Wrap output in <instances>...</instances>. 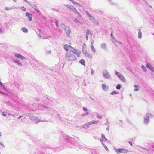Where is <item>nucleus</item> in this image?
<instances>
[{
	"label": "nucleus",
	"instance_id": "4468645a",
	"mask_svg": "<svg viewBox=\"0 0 154 154\" xmlns=\"http://www.w3.org/2000/svg\"><path fill=\"white\" fill-rule=\"evenodd\" d=\"M101 48L103 50H106L107 49L106 44L104 43L101 44Z\"/></svg>",
	"mask_w": 154,
	"mask_h": 154
},
{
	"label": "nucleus",
	"instance_id": "5701e85b",
	"mask_svg": "<svg viewBox=\"0 0 154 154\" xmlns=\"http://www.w3.org/2000/svg\"><path fill=\"white\" fill-rule=\"evenodd\" d=\"M21 30L24 33H27L28 32V29L25 27H23L21 29Z\"/></svg>",
	"mask_w": 154,
	"mask_h": 154
},
{
	"label": "nucleus",
	"instance_id": "49530a36",
	"mask_svg": "<svg viewBox=\"0 0 154 154\" xmlns=\"http://www.w3.org/2000/svg\"><path fill=\"white\" fill-rule=\"evenodd\" d=\"M29 20V21H31L32 20V15L31 16H29V17H28Z\"/></svg>",
	"mask_w": 154,
	"mask_h": 154
},
{
	"label": "nucleus",
	"instance_id": "4be33fe9",
	"mask_svg": "<svg viewBox=\"0 0 154 154\" xmlns=\"http://www.w3.org/2000/svg\"><path fill=\"white\" fill-rule=\"evenodd\" d=\"M102 87L103 89L104 90L106 91L108 89V87L106 86V85L104 84H103L102 85Z\"/></svg>",
	"mask_w": 154,
	"mask_h": 154
},
{
	"label": "nucleus",
	"instance_id": "e433bc0d",
	"mask_svg": "<svg viewBox=\"0 0 154 154\" xmlns=\"http://www.w3.org/2000/svg\"><path fill=\"white\" fill-rule=\"evenodd\" d=\"M74 22L77 24L80 23V21L76 19H75V20H74Z\"/></svg>",
	"mask_w": 154,
	"mask_h": 154
},
{
	"label": "nucleus",
	"instance_id": "6e6d98bb",
	"mask_svg": "<svg viewBox=\"0 0 154 154\" xmlns=\"http://www.w3.org/2000/svg\"><path fill=\"white\" fill-rule=\"evenodd\" d=\"M35 10H36L37 12L38 13H39L40 12V11L38 9V8H36V9H35Z\"/></svg>",
	"mask_w": 154,
	"mask_h": 154
},
{
	"label": "nucleus",
	"instance_id": "052dcab7",
	"mask_svg": "<svg viewBox=\"0 0 154 154\" xmlns=\"http://www.w3.org/2000/svg\"><path fill=\"white\" fill-rule=\"evenodd\" d=\"M22 9L23 11H26V8L24 7H22Z\"/></svg>",
	"mask_w": 154,
	"mask_h": 154
},
{
	"label": "nucleus",
	"instance_id": "393cba45",
	"mask_svg": "<svg viewBox=\"0 0 154 154\" xmlns=\"http://www.w3.org/2000/svg\"><path fill=\"white\" fill-rule=\"evenodd\" d=\"M99 122V121L98 120H93V121H91L90 122H90V125H92V124H96L97 123Z\"/></svg>",
	"mask_w": 154,
	"mask_h": 154
},
{
	"label": "nucleus",
	"instance_id": "774afa93",
	"mask_svg": "<svg viewBox=\"0 0 154 154\" xmlns=\"http://www.w3.org/2000/svg\"><path fill=\"white\" fill-rule=\"evenodd\" d=\"M38 36L40 38H42L41 35L40 34H38Z\"/></svg>",
	"mask_w": 154,
	"mask_h": 154
},
{
	"label": "nucleus",
	"instance_id": "69168bd1",
	"mask_svg": "<svg viewBox=\"0 0 154 154\" xmlns=\"http://www.w3.org/2000/svg\"><path fill=\"white\" fill-rule=\"evenodd\" d=\"M138 90H139L137 88L134 89V91H138Z\"/></svg>",
	"mask_w": 154,
	"mask_h": 154
},
{
	"label": "nucleus",
	"instance_id": "a878e982",
	"mask_svg": "<svg viewBox=\"0 0 154 154\" xmlns=\"http://www.w3.org/2000/svg\"><path fill=\"white\" fill-rule=\"evenodd\" d=\"M121 150H122V153H125L128 152V150L127 149H125L124 148H121Z\"/></svg>",
	"mask_w": 154,
	"mask_h": 154
},
{
	"label": "nucleus",
	"instance_id": "864d4df0",
	"mask_svg": "<svg viewBox=\"0 0 154 154\" xmlns=\"http://www.w3.org/2000/svg\"><path fill=\"white\" fill-rule=\"evenodd\" d=\"M141 149H145V150H147V151H148V149H146V148H144V147H141Z\"/></svg>",
	"mask_w": 154,
	"mask_h": 154
},
{
	"label": "nucleus",
	"instance_id": "423d86ee",
	"mask_svg": "<svg viewBox=\"0 0 154 154\" xmlns=\"http://www.w3.org/2000/svg\"><path fill=\"white\" fill-rule=\"evenodd\" d=\"M30 120L37 123L38 122H41L38 117H36L31 116L29 118Z\"/></svg>",
	"mask_w": 154,
	"mask_h": 154
},
{
	"label": "nucleus",
	"instance_id": "6e6552de",
	"mask_svg": "<svg viewBox=\"0 0 154 154\" xmlns=\"http://www.w3.org/2000/svg\"><path fill=\"white\" fill-rule=\"evenodd\" d=\"M15 56L17 58L19 59H21V60H24L26 59V58L25 57L23 56L18 53L15 54Z\"/></svg>",
	"mask_w": 154,
	"mask_h": 154
},
{
	"label": "nucleus",
	"instance_id": "39448f33",
	"mask_svg": "<svg viewBox=\"0 0 154 154\" xmlns=\"http://www.w3.org/2000/svg\"><path fill=\"white\" fill-rule=\"evenodd\" d=\"M70 48L72 49L70 50L71 51H72L74 54L77 55V57H79L81 53L79 51H77L76 49L73 47L72 48Z\"/></svg>",
	"mask_w": 154,
	"mask_h": 154
},
{
	"label": "nucleus",
	"instance_id": "de8ad7c7",
	"mask_svg": "<svg viewBox=\"0 0 154 154\" xmlns=\"http://www.w3.org/2000/svg\"><path fill=\"white\" fill-rule=\"evenodd\" d=\"M74 5H76L79 6H81V5L80 4H79V3H78L77 2H76L75 3Z\"/></svg>",
	"mask_w": 154,
	"mask_h": 154
},
{
	"label": "nucleus",
	"instance_id": "f03ea898",
	"mask_svg": "<svg viewBox=\"0 0 154 154\" xmlns=\"http://www.w3.org/2000/svg\"><path fill=\"white\" fill-rule=\"evenodd\" d=\"M153 117H154V116L153 115L149 113H146L144 117V124L146 125L148 124L149 121V118Z\"/></svg>",
	"mask_w": 154,
	"mask_h": 154
},
{
	"label": "nucleus",
	"instance_id": "58836bf2",
	"mask_svg": "<svg viewBox=\"0 0 154 154\" xmlns=\"http://www.w3.org/2000/svg\"><path fill=\"white\" fill-rule=\"evenodd\" d=\"M82 51L84 53L85 55L86 54V53H88L87 51L84 48H83V47H82Z\"/></svg>",
	"mask_w": 154,
	"mask_h": 154
},
{
	"label": "nucleus",
	"instance_id": "13d9d810",
	"mask_svg": "<svg viewBox=\"0 0 154 154\" xmlns=\"http://www.w3.org/2000/svg\"><path fill=\"white\" fill-rule=\"evenodd\" d=\"M2 115L4 116H6V114L4 112H2Z\"/></svg>",
	"mask_w": 154,
	"mask_h": 154
},
{
	"label": "nucleus",
	"instance_id": "cd10ccee",
	"mask_svg": "<svg viewBox=\"0 0 154 154\" xmlns=\"http://www.w3.org/2000/svg\"><path fill=\"white\" fill-rule=\"evenodd\" d=\"M90 34L92 35V34L89 30L88 29L87 31L86 35L87 36H88V35Z\"/></svg>",
	"mask_w": 154,
	"mask_h": 154
},
{
	"label": "nucleus",
	"instance_id": "4d7b16f0",
	"mask_svg": "<svg viewBox=\"0 0 154 154\" xmlns=\"http://www.w3.org/2000/svg\"><path fill=\"white\" fill-rule=\"evenodd\" d=\"M97 117L98 118H99L100 119H101L102 118V117L101 116H100V115H97Z\"/></svg>",
	"mask_w": 154,
	"mask_h": 154
},
{
	"label": "nucleus",
	"instance_id": "7ed1b4c3",
	"mask_svg": "<svg viewBox=\"0 0 154 154\" xmlns=\"http://www.w3.org/2000/svg\"><path fill=\"white\" fill-rule=\"evenodd\" d=\"M63 29L66 32L67 36L69 37L70 33L71 32V29L70 27L67 25H64Z\"/></svg>",
	"mask_w": 154,
	"mask_h": 154
},
{
	"label": "nucleus",
	"instance_id": "aec40b11",
	"mask_svg": "<svg viewBox=\"0 0 154 154\" xmlns=\"http://www.w3.org/2000/svg\"><path fill=\"white\" fill-rule=\"evenodd\" d=\"M29 5L31 7H32V8H34V10L36 9V8L37 7L36 5H34V4H32L30 2V4H29Z\"/></svg>",
	"mask_w": 154,
	"mask_h": 154
},
{
	"label": "nucleus",
	"instance_id": "ea45409f",
	"mask_svg": "<svg viewBox=\"0 0 154 154\" xmlns=\"http://www.w3.org/2000/svg\"><path fill=\"white\" fill-rule=\"evenodd\" d=\"M48 109V111H52L53 112H56V111L54 110H53V109H52L51 108H47Z\"/></svg>",
	"mask_w": 154,
	"mask_h": 154
},
{
	"label": "nucleus",
	"instance_id": "ddd939ff",
	"mask_svg": "<svg viewBox=\"0 0 154 154\" xmlns=\"http://www.w3.org/2000/svg\"><path fill=\"white\" fill-rule=\"evenodd\" d=\"M13 61L14 62L17 64V65L19 66H23L22 64L20 62V61L19 60L17 59H14V60Z\"/></svg>",
	"mask_w": 154,
	"mask_h": 154
},
{
	"label": "nucleus",
	"instance_id": "c756f323",
	"mask_svg": "<svg viewBox=\"0 0 154 154\" xmlns=\"http://www.w3.org/2000/svg\"><path fill=\"white\" fill-rule=\"evenodd\" d=\"M79 17H82V16L77 11L76 9L74 12Z\"/></svg>",
	"mask_w": 154,
	"mask_h": 154
},
{
	"label": "nucleus",
	"instance_id": "473e14b6",
	"mask_svg": "<svg viewBox=\"0 0 154 154\" xmlns=\"http://www.w3.org/2000/svg\"><path fill=\"white\" fill-rule=\"evenodd\" d=\"M115 74L119 78V77L121 75V74L119 72H118L117 71H116V73Z\"/></svg>",
	"mask_w": 154,
	"mask_h": 154
},
{
	"label": "nucleus",
	"instance_id": "f704fd0d",
	"mask_svg": "<svg viewBox=\"0 0 154 154\" xmlns=\"http://www.w3.org/2000/svg\"><path fill=\"white\" fill-rule=\"evenodd\" d=\"M121 86L120 84H118L117 85V86L116 87V88L117 89L119 90L121 88Z\"/></svg>",
	"mask_w": 154,
	"mask_h": 154
},
{
	"label": "nucleus",
	"instance_id": "412c9836",
	"mask_svg": "<svg viewBox=\"0 0 154 154\" xmlns=\"http://www.w3.org/2000/svg\"><path fill=\"white\" fill-rule=\"evenodd\" d=\"M86 57H88L89 59H91L92 58V56L88 52L86 53V54L85 55Z\"/></svg>",
	"mask_w": 154,
	"mask_h": 154
},
{
	"label": "nucleus",
	"instance_id": "2eb2a0df",
	"mask_svg": "<svg viewBox=\"0 0 154 154\" xmlns=\"http://www.w3.org/2000/svg\"><path fill=\"white\" fill-rule=\"evenodd\" d=\"M90 125H91L89 122L88 123H86L84 124L82 126V128H83L86 129L88 128V126Z\"/></svg>",
	"mask_w": 154,
	"mask_h": 154
},
{
	"label": "nucleus",
	"instance_id": "09e8293b",
	"mask_svg": "<svg viewBox=\"0 0 154 154\" xmlns=\"http://www.w3.org/2000/svg\"><path fill=\"white\" fill-rule=\"evenodd\" d=\"M57 118H58L60 120H61V117L59 114L57 115Z\"/></svg>",
	"mask_w": 154,
	"mask_h": 154
},
{
	"label": "nucleus",
	"instance_id": "f8f14e48",
	"mask_svg": "<svg viewBox=\"0 0 154 154\" xmlns=\"http://www.w3.org/2000/svg\"><path fill=\"white\" fill-rule=\"evenodd\" d=\"M72 48V47L68 45H64V49L67 51H68L69 48Z\"/></svg>",
	"mask_w": 154,
	"mask_h": 154
},
{
	"label": "nucleus",
	"instance_id": "dca6fc26",
	"mask_svg": "<svg viewBox=\"0 0 154 154\" xmlns=\"http://www.w3.org/2000/svg\"><path fill=\"white\" fill-rule=\"evenodd\" d=\"M119 78L120 80L122 81L123 82H126V79L121 74Z\"/></svg>",
	"mask_w": 154,
	"mask_h": 154
},
{
	"label": "nucleus",
	"instance_id": "7c9ffc66",
	"mask_svg": "<svg viewBox=\"0 0 154 154\" xmlns=\"http://www.w3.org/2000/svg\"><path fill=\"white\" fill-rule=\"evenodd\" d=\"M79 63H81L82 65H84V64L85 63V60L84 59H81V60L79 62Z\"/></svg>",
	"mask_w": 154,
	"mask_h": 154
},
{
	"label": "nucleus",
	"instance_id": "680f3d73",
	"mask_svg": "<svg viewBox=\"0 0 154 154\" xmlns=\"http://www.w3.org/2000/svg\"><path fill=\"white\" fill-rule=\"evenodd\" d=\"M24 1L26 2L27 4H28V5H29L30 2L28 1L27 0H24Z\"/></svg>",
	"mask_w": 154,
	"mask_h": 154
},
{
	"label": "nucleus",
	"instance_id": "a18cd8bd",
	"mask_svg": "<svg viewBox=\"0 0 154 154\" xmlns=\"http://www.w3.org/2000/svg\"><path fill=\"white\" fill-rule=\"evenodd\" d=\"M6 103L7 105L8 106H10V105H11V104L9 102H6Z\"/></svg>",
	"mask_w": 154,
	"mask_h": 154
},
{
	"label": "nucleus",
	"instance_id": "6ab92c4d",
	"mask_svg": "<svg viewBox=\"0 0 154 154\" xmlns=\"http://www.w3.org/2000/svg\"><path fill=\"white\" fill-rule=\"evenodd\" d=\"M114 149L115 150V151L117 153H122V150H121V148H119L118 149H117L116 148H114Z\"/></svg>",
	"mask_w": 154,
	"mask_h": 154
},
{
	"label": "nucleus",
	"instance_id": "a19ab883",
	"mask_svg": "<svg viewBox=\"0 0 154 154\" xmlns=\"http://www.w3.org/2000/svg\"><path fill=\"white\" fill-rule=\"evenodd\" d=\"M85 13H86V14L87 16L88 17L91 15V14L87 11H85Z\"/></svg>",
	"mask_w": 154,
	"mask_h": 154
},
{
	"label": "nucleus",
	"instance_id": "b1692460",
	"mask_svg": "<svg viewBox=\"0 0 154 154\" xmlns=\"http://www.w3.org/2000/svg\"><path fill=\"white\" fill-rule=\"evenodd\" d=\"M17 8L15 7H13L9 8L6 7L5 8V9L6 10H11L13 8Z\"/></svg>",
	"mask_w": 154,
	"mask_h": 154
},
{
	"label": "nucleus",
	"instance_id": "c03bdc74",
	"mask_svg": "<svg viewBox=\"0 0 154 154\" xmlns=\"http://www.w3.org/2000/svg\"><path fill=\"white\" fill-rule=\"evenodd\" d=\"M117 94V92L116 91H114L112 92L110 94L112 95H114Z\"/></svg>",
	"mask_w": 154,
	"mask_h": 154
},
{
	"label": "nucleus",
	"instance_id": "9d476101",
	"mask_svg": "<svg viewBox=\"0 0 154 154\" xmlns=\"http://www.w3.org/2000/svg\"><path fill=\"white\" fill-rule=\"evenodd\" d=\"M65 5L67 8L71 9L73 12H74L75 11L76 9L73 6L71 5L67 4Z\"/></svg>",
	"mask_w": 154,
	"mask_h": 154
},
{
	"label": "nucleus",
	"instance_id": "f3484780",
	"mask_svg": "<svg viewBox=\"0 0 154 154\" xmlns=\"http://www.w3.org/2000/svg\"><path fill=\"white\" fill-rule=\"evenodd\" d=\"M138 38L139 39H141L142 38V33L141 30L140 29H138Z\"/></svg>",
	"mask_w": 154,
	"mask_h": 154
},
{
	"label": "nucleus",
	"instance_id": "5fc2aeb1",
	"mask_svg": "<svg viewBox=\"0 0 154 154\" xmlns=\"http://www.w3.org/2000/svg\"><path fill=\"white\" fill-rule=\"evenodd\" d=\"M0 144L2 147H4V145L2 142H0Z\"/></svg>",
	"mask_w": 154,
	"mask_h": 154
},
{
	"label": "nucleus",
	"instance_id": "8fccbe9b",
	"mask_svg": "<svg viewBox=\"0 0 154 154\" xmlns=\"http://www.w3.org/2000/svg\"><path fill=\"white\" fill-rule=\"evenodd\" d=\"M83 110L84 111H85V112H86L87 111H88V110L87 109V108H86L85 107H83Z\"/></svg>",
	"mask_w": 154,
	"mask_h": 154
},
{
	"label": "nucleus",
	"instance_id": "f257e3e1",
	"mask_svg": "<svg viewBox=\"0 0 154 154\" xmlns=\"http://www.w3.org/2000/svg\"><path fill=\"white\" fill-rule=\"evenodd\" d=\"M65 58L66 60L68 61L76 60V56L74 54L69 53H66Z\"/></svg>",
	"mask_w": 154,
	"mask_h": 154
},
{
	"label": "nucleus",
	"instance_id": "79ce46f5",
	"mask_svg": "<svg viewBox=\"0 0 154 154\" xmlns=\"http://www.w3.org/2000/svg\"><path fill=\"white\" fill-rule=\"evenodd\" d=\"M107 123H108V125L106 128V130L109 131V123L108 121H107Z\"/></svg>",
	"mask_w": 154,
	"mask_h": 154
},
{
	"label": "nucleus",
	"instance_id": "72a5a7b5",
	"mask_svg": "<svg viewBox=\"0 0 154 154\" xmlns=\"http://www.w3.org/2000/svg\"><path fill=\"white\" fill-rule=\"evenodd\" d=\"M89 18V20L91 21H94V17L91 15L88 17Z\"/></svg>",
	"mask_w": 154,
	"mask_h": 154
},
{
	"label": "nucleus",
	"instance_id": "e2e57ef3",
	"mask_svg": "<svg viewBox=\"0 0 154 154\" xmlns=\"http://www.w3.org/2000/svg\"><path fill=\"white\" fill-rule=\"evenodd\" d=\"M94 42V40H93L92 41V42H91V46H93Z\"/></svg>",
	"mask_w": 154,
	"mask_h": 154
},
{
	"label": "nucleus",
	"instance_id": "bf43d9fd",
	"mask_svg": "<svg viewBox=\"0 0 154 154\" xmlns=\"http://www.w3.org/2000/svg\"><path fill=\"white\" fill-rule=\"evenodd\" d=\"M0 33L1 34H2L3 33V31L1 28H0Z\"/></svg>",
	"mask_w": 154,
	"mask_h": 154
},
{
	"label": "nucleus",
	"instance_id": "4c0bfd02",
	"mask_svg": "<svg viewBox=\"0 0 154 154\" xmlns=\"http://www.w3.org/2000/svg\"><path fill=\"white\" fill-rule=\"evenodd\" d=\"M89 113L88 112H86L85 113H83L81 115V116H84L88 115Z\"/></svg>",
	"mask_w": 154,
	"mask_h": 154
},
{
	"label": "nucleus",
	"instance_id": "0eeeda50",
	"mask_svg": "<svg viewBox=\"0 0 154 154\" xmlns=\"http://www.w3.org/2000/svg\"><path fill=\"white\" fill-rule=\"evenodd\" d=\"M15 56L17 58L19 59H21V60H24L26 59V58L25 57L23 56L18 53L15 54Z\"/></svg>",
	"mask_w": 154,
	"mask_h": 154
},
{
	"label": "nucleus",
	"instance_id": "1a4fd4ad",
	"mask_svg": "<svg viewBox=\"0 0 154 154\" xmlns=\"http://www.w3.org/2000/svg\"><path fill=\"white\" fill-rule=\"evenodd\" d=\"M146 67L151 71L154 72V68L152 66L151 64L149 63H147Z\"/></svg>",
	"mask_w": 154,
	"mask_h": 154
},
{
	"label": "nucleus",
	"instance_id": "9b49d317",
	"mask_svg": "<svg viewBox=\"0 0 154 154\" xmlns=\"http://www.w3.org/2000/svg\"><path fill=\"white\" fill-rule=\"evenodd\" d=\"M103 140L105 142L107 141L108 140L105 137L103 134H101V138L100 139V141L101 142H103Z\"/></svg>",
	"mask_w": 154,
	"mask_h": 154
},
{
	"label": "nucleus",
	"instance_id": "37998d69",
	"mask_svg": "<svg viewBox=\"0 0 154 154\" xmlns=\"http://www.w3.org/2000/svg\"><path fill=\"white\" fill-rule=\"evenodd\" d=\"M141 67L143 68L144 71L145 72L146 71V69L145 67L143 65H142L141 66Z\"/></svg>",
	"mask_w": 154,
	"mask_h": 154
},
{
	"label": "nucleus",
	"instance_id": "338daca9",
	"mask_svg": "<svg viewBox=\"0 0 154 154\" xmlns=\"http://www.w3.org/2000/svg\"><path fill=\"white\" fill-rule=\"evenodd\" d=\"M128 143L131 145H132V142L129 141V142Z\"/></svg>",
	"mask_w": 154,
	"mask_h": 154
},
{
	"label": "nucleus",
	"instance_id": "0e129e2a",
	"mask_svg": "<svg viewBox=\"0 0 154 154\" xmlns=\"http://www.w3.org/2000/svg\"><path fill=\"white\" fill-rule=\"evenodd\" d=\"M47 53H48L49 54H50L51 53V50L48 51H47Z\"/></svg>",
	"mask_w": 154,
	"mask_h": 154
},
{
	"label": "nucleus",
	"instance_id": "a211bd4d",
	"mask_svg": "<svg viewBox=\"0 0 154 154\" xmlns=\"http://www.w3.org/2000/svg\"><path fill=\"white\" fill-rule=\"evenodd\" d=\"M63 137L65 141H66L67 140H68L70 138L68 136L65 134L63 136Z\"/></svg>",
	"mask_w": 154,
	"mask_h": 154
},
{
	"label": "nucleus",
	"instance_id": "2f4dec72",
	"mask_svg": "<svg viewBox=\"0 0 154 154\" xmlns=\"http://www.w3.org/2000/svg\"><path fill=\"white\" fill-rule=\"evenodd\" d=\"M26 16L28 17H29V16H31L32 14L31 13L26 12L25 13Z\"/></svg>",
	"mask_w": 154,
	"mask_h": 154
},
{
	"label": "nucleus",
	"instance_id": "20e7f679",
	"mask_svg": "<svg viewBox=\"0 0 154 154\" xmlns=\"http://www.w3.org/2000/svg\"><path fill=\"white\" fill-rule=\"evenodd\" d=\"M102 73L103 77L106 79H109L111 76L109 73L106 70H104L102 71Z\"/></svg>",
	"mask_w": 154,
	"mask_h": 154
},
{
	"label": "nucleus",
	"instance_id": "603ef678",
	"mask_svg": "<svg viewBox=\"0 0 154 154\" xmlns=\"http://www.w3.org/2000/svg\"><path fill=\"white\" fill-rule=\"evenodd\" d=\"M0 94H2L4 95H7V94H6L4 93L1 91H0Z\"/></svg>",
	"mask_w": 154,
	"mask_h": 154
},
{
	"label": "nucleus",
	"instance_id": "3c124183",
	"mask_svg": "<svg viewBox=\"0 0 154 154\" xmlns=\"http://www.w3.org/2000/svg\"><path fill=\"white\" fill-rule=\"evenodd\" d=\"M55 24L56 26H58V21L57 20H56L55 22Z\"/></svg>",
	"mask_w": 154,
	"mask_h": 154
},
{
	"label": "nucleus",
	"instance_id": "c9c22d12",
	"mask_svg": "<svg viewBox=\"0 0 154 154\" xmlns=\"http://www.w3.org/2000/svg\"><path fill=\"white\" fill-rule=\"evenodd\" d=\"M102 143V145H103V146L104 147V148H105V149H106V150L108 151V149L107 147V146L104 144L103 142H101Z\"/></svg>",
	"mask_w": 154,
	"mask_h": 154
},
{
	"label": "nucleus",
	"instance_id": "bb28decb",
	"mask_svg": "<svg viewBox=\"0 0 154 154\" xmlns=\"http://www.w3.org/2000/svg\"><path fill=\"white\" fill-rule=\"evenodd\" d=\"M0 86L3 89L6 91H7V90L5 87V86L2 83L0 85Z\"/></svg>",
	"mask_w": 154,
	"mask_h": 154
},
{
	"label": "nucleus",
	"instance_id": "c85d7f7f",
	"mask_svg": "<svg viewBox=\"0 0 154 154\" xmlns=\"http://www.w3.org/2000/svg\"><path fill=\"white\" fill-rule=\"evenodd\" d=\"M91 49L92 52L94 53H95L96 52V50L93 46H91Z\"/></svg>",
	"mask_w": 154,
	"mask_h": 154
}]
</instances>
